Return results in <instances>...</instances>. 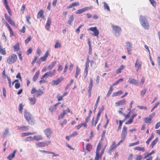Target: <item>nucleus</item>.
I'll use <instances>...</instances> for the list:
<instances>
[{"label": "nucleus", "instance_id": "nucleus-1", "mask_svg": "<svg viewBox=\"0 0 160 160\" xmlns=\"http://www.w3.org/2000/svg\"><path fill=\"white\" fill-rule=\"evenodd\" d=\"M139 21L142 26L146 29H148L149 26L148 22L145 17L141 15L139 17Z\"/></svg>", "mask_w": 160, "mask_h": 160}, {"label": "nucleus", "instance_id": "nucleus-2", "mask_svg": "<svg viewBox=\"0 0 160 160\" xmlns=\"http://www.w3.org/2000/svg\"><path fill=\"white\" fill-rule=\"evenodd\" d=\"M24 117L28 123L31 125H33L35 123V121L32 117L31 115L27 110L24 111Z\"/></svg>", "mask_w": 160, "mask_h": 160}, {"label": "nucleus", "instance_id": "nucleus-3", "mask_svg": "<svg viewBox=\"0 0 160 160\" xmlns=\"http://www.w3.org/2000/svg\"><path fill=\"white\" fill-rule=\"evenodd\" d=\"M111 27L112 31L115 37H118L120 35L121 32V28L119 26L112 24Z\"/></svg>", "mask_w": 160, "mask_h": 160}, {"label": "nucleus", "instance_id": "nucleus-4", "mask_svg": "<svg viewBox=\"0 0 160 160\" xmlns=\"http://www.w3.org/2000/svg\"><path fill=\"white\" fill-rule=\"evenodd\" d=\"M17 59V56L15 54H12L8 57L7 62L9 64H12L16 61Z\"/></svg>", "mask_w": 160, "mask_h": 160}, {"label": "nucleus", "instance_id": "nucleus-5", "mask_svg": "<svg viewBox=\"0 0 160 160\" xmlns=\"http://www.w3.org/2000/svg\"><path fill=\"white\" fill-rule=\"evenodd\" d=\"M51 142L50 141H47L44 142H36L35 145L37 147H43L47 146L50 145Z\"/></svg>", "mask_w": 160, "mask_h": 160}, {"label": "nucleus", "instance_id": "nucleus-6", "mask_svg": "<svg viewBox=\"0 0 160 160\" xmlns=\"http://www.w3.org/2000/svg\"><path fill=\"white\" fill-rule=\"evenodd\" d=\"M88 31H91L93 32V33L92 35L93 36L98 37L99 34V31L97 27H91L88 29Z\"/></svg>", "mask_w": 160, "mask_h": 160}, {"label": "nucleus", "instance_id": "nucleus-7", "mask_svg": "<svg viewBox=\"0 0 160 160\" xmlns=\"http://www.w3.org/2000/svg\"><path fill=\"white\" fill-rule=\"evenodd\" d=\"M44 132L48 138L50 139L51 138L52 131L50 128H49L45 129L44 130Z\"/></svg>", "mask_w": 160, "mask_h": 160}, {"label": "nucleus", "instance_id": "nucleus-8", "mask_svg": "<svg viewBox=\"0 0 160 160\" xmlns=\"http://www.w3.org/2000/svg\"><path fill=\"white\" fill-rule=\"evenodd\" d=\"M63 79V78L61 77L58 78L57 80H53L51 82L52 85L53 86H57Z\"/></svg>", "mask_w": 160, "mask_h": 160}, {"label": "nucleus", "instance_id": "nucleus-9", "mask_svg": "<svg viewBox=\"0 0 160 160\" xmlns=\"http://www.w3.org/2000/svg\"><path fill=\"white\" fill-rule=\"evenodd\" d=\"M126 44L128 54L129 55H130L131 54V51L132 50V44L129 42H126Z\"/></svg>", "mask_w": 160, "mask_h": 160}, {"label": "nucleus", "instance_id": "nucleus-10", "mask_svg": "<svg viewBox=\"0 0 160 160\" xmlns=\"http://www.w3.org/2000/svg\"><path fill=\"white\" fill-rule=\"evenodd\" d=\"M142 65V61L139 59H137L134 66L135 68H137V71H138V70L141 68Z\"/></svg>", "mask_w": 160, "mask_h": 160}, {"label": "nucleus", "instance_id": "nucleus-11", "mask_svg": "<svg viewBox=\"0 0 160 160\" xmlns=\"http://www.w3.org/2000/svg\"><path fill=\"white\" fill-rule=\"evenodd\" d=\"M127 128L125 126H124L122 128L121 133V138L125 139L127 135Z\"/></svg>", "mask_w": 160, "mask_h": 160}, {"label": "nucleus", "instance_id": "nucleus-12", "mask_svg": "<svg viewBox=\"0 0 160 160\" xmlns=\"http://www.w3.org/2000/svg\"><path fill=\"white\" fill-rule=\"evenodd\" d=\"M84 153L86 154L87 153H88L92 150V146L90 143H88L85 148L83 147Z\"/></svg>", "mask_w": 160, "mask_h": 160}, {"label": "nucleus", "instance_id": "nucleus-13", "mask_svg": "<svg viewBox=\"0 0 160 160\" xmlns=\"http://www.w3.org/2000/svg\"><path fill=\"white\" fill-rule=\"evenodd\" d=\"M117 147L116 144V142L114 141L113 142L108 151V153L110 154H111L112 151L113 150H115Z\"/></svg>", "mask_w": 160, "mask_h": 160}, {"label": "nucleus", "instance_id": "nucleus-14", "mask_svg": "<svg viewBox=\"0 0 160 160\" xmlns=\"http://www.w3.org/2000/svg\"><path fill=\"white\" fill-rule=\"evenodd\" d=\"M10 135L9 129L8 128H6L2 132V136L3 138H6L7 136Z\"/></svg>", "mask_w": 160, "mask_h": 160}, {"label": "nucleus", "instance_id": "nucleus-15", "mask_svg": "<svg viewBox=\"0 0 160 160\" xmlns=\"http://www.w3.org/2000/svg\"><path fill=\"white\" fill-rule=\"evenodd\" d=\"M90 9L91 8L89 7H85L82 9L77 10L76 12V13L77 14H81L85 11Z\"/></svg>", "mask_w": 160, "mask_h": 160}, {"label": "nucleus", "instance_id": "nucleus-16", "mask_svg": "<svg viewBox=\"0 0 160 160\" xmlns=\"http://www.w3.org/2000/svg\"><path fill=\"white\" fill-rule=\"evenodd\" d=\"M128 82L131 84H133L136 86L138 85V81L134 78H129Z\"/></svg>", "mask_w": 160, "mask_h": 160}, {"label": "nucleus", "instance_id": "nucleus-17", "mask_svg": "<svg viewBox=\"0 0 160 160\" xmlns=\"http://www.w3.org/2000/svg\"><path fill=\"white\" fill-rule=\"evenodd\" d=\"M17 129L23 131H27L28 130L29 128L28 126L24 125H22L20 126H17Z\"/></svg>", "mask_w": 160, "mask_h": 160}, {"label": "nucleus", "instance_id": "nucleus-18", "mask_svg": "<svg viewBox=\"0 0 160 160\" xmlns=\"http://www.w3.org/2000/svg\"><path fill=\"white\" fill-rule=\"evenodd\" d=\"M17 151L16 149H14L12 153L10 154L7 157V159L9 160H12V159L14 158L15 156L16 153Z\"/></svg>", "mask_w": 160, "mask_h": 160}, {"label": "nucleus", "instance_id": "nucleus-19", "mask_svg": "<svg viewBox=\"0 0 160 160\" xmlns=\"http://www.w3.org/2000/svg\"><path fill=\"white\" fill-rule=\"evenodd\" d=\"M52 75L51 73V72L49 71L46 73L44 75H43L41 78V79H42L44 78H47L48 77H52Z\"/></svg>", "mask_w": 160, "mask_h": 160}, {"label": "nucleus", "instance_id": "nucleus-20", "mask_svg": "<svg viewBox=\"0 0 160 160\" xmlns=\"http://www.w3.org/2000/svg\"><path fill=\"white\" fill-rule=\"evenodd\" d=\"M125 102L126 101L124 99L119 100L115 103L116 106H118L120 105H124Z\"/></svg>", "mask_w": 160, "mask_h": 160}, {"label": "nucleus", "instance_id": "nucleus-21", "mask_svg": "<svg viewBox=\"0 0 160 160\" xmlns=\"http://www.w3.org/2000/svg\"><path fill=\"white\" fill-rule=\"evenodd\" d=\"M33 140H35L37 141H39L40 140H42L43 139L42 136L40 135H35L33 137Z\"/></svg>", "mask_w": 160, "mask_h": 160}, {"label": "nucleus", "instance_id": "nucleus-22", "mask_svg": "<svg viewBox=\"0 0 160 160\" xmlns=\"http://www.w3.org/2000/svg\"><path fill=\"white\" fill-rule=\"evenodd\" d=\"M79 5V3L78 2H76L69 5L67 6V8H68L69 9L76 6H78Z\"/></svg>", "mask_w": 160, "mask_h": 160}, {"label": "nucleus", "instance_id": "nucleus-23", "mask_svg": "<svg viewBox=\"0 0 160 160\" xmlns=\"http://www.w3.org/2000/svg\"><path fill=\"white\" fill-rule=\"evenodd\" d=\"M30 101V103L32 105H34L36 103V99L34 98H28Z\"/></svg>", "mask_w": 160, "mask_h": 160}, {"label": "nucleus", "instance_id": "nucleus-24", "mask_svg": "<svg viewBox=\"0 0 160 160\" xmlns=\"http://www.w3.org/2000/svg\"><path fill=\"white\" fill-rule=\"evenodd\" d=\"M36 133V132H24L22 133L21 134V137H24L27 136H29L31 135L34 134Z\"/></svg>", "mask_w": 160, "mask_h": 160}, {"label": "nucleus", "instance_id": "nucleus-25", "mask_svg": "<svg viewBox=\"0 0 160 160\" xmlns=\"http://www.w3.org/2000/svg\"><path fill=\"white\" fill-rule=\"evenodd\" d=\"M56 61H54L52 62V63L48 66V69L49 70H51L56 64Z\"/></svg>", "mask_w": 160, "mask_h": 160}, {"label": "nucleus", "instance_id": "nucleus-26", "mask_svg": "<svg viewBox=\"0 0 160 160\" xmlns=\"http://www.w3.org/2000/svg\"><path fill=\"white\" fill-rule=\"evenodd\" d=\"M90 82L88 87V90H92V88L93 86V79L92 78H90Z\"/></svg>", "mask_w": 160, "mask_h": 160}, {"label": "nucleus", "instance_id": "nucleus-27", "mask_svg": "<svg viewBox=\"0 0 160 160\" xmlns=\"http://www.w3.org/2000/svg\"><path fill=\"white\" fill-rule=\"evenodd\" d=\"M13 48L15 52H17L19 51L20 49L19 43H16L13 46Z\"/></svg>", "mask_w": 160, "mask_h": 160}, {"label": "nucleus", "instance_id": "nucleus-28", "mask_svg": "<svg viewBox=\"0 0 160 160\" xmlns=\"http://www.w3.org/2000/svg\"><path fill=\"white\" fill-rule=\"evenodd\" d=\"M74 18L73 15H72L70 16L68 21H67V23H68L70 25H71L72 22L74 20Z\"/></svg>", "mask_w": 160, "mask_h": 160}, {"label": "nucleus", "instance_id": "nucleus-29", "mask_svg": "<svg viewBox=\"0 0 160 160\" xmlns=\"http://www.w3.org/2000/svg\"><path fill=\"white\" fill-rule=\"evenodd\" d=\"M39 74V71H38L36 72L33 78V81L35 82L38 79Z\"/></svg>", "mask_w": 160, "mask_h": 160}, {"label": "nucleus", "instance_id": "nucleus-30", "mask_svg": "<svg viewBox=\"0 0 160 160\" xmlns=\"http://www.w3.org/2000/svg\"><path fill=\"white\" fill-rule=\"evenodd\" d=\"M43 11L42 10H41L39 11V12L38 13L37 15V18H41L43 17L44 16L43 15Z\"/></svg>", "mask_w": 160, "mask_h": 160}, {"label": "nucleus", "instance_id": "nucleus-31", "mask_svg": "<svg viewBox=\"0 0 160 160\" xmlns=\"http://www.w3.org/2000/svg\"><path fill=\"white\" fill-rule=\"evenodd\" d=\"M113 90V86H111L110 87L109 91H108L106 95V97H109L110 95L112 94Z\"/></svg>", "mask_w": 160, "mask_h": 160}, {"label": "nucleus", "instance_id": "nucleus-32", "mask_svg": "<svg viewBox=\"0 0 160 160\" xmlns=\"http://www.w3.org/2000/svg\"><path fill=\"white\" fill-rule=\"evenodd\" d=\"M134 149L135 150H138L139 151H142L143 152L145 151V148L143 147H135Z\"/></svg>", "mask_w": 160, "mask_h": 160}, {"label": "nucleus", "instance_id": "nucleus-33", "mask_svg": "<svg viewBox=\"0 0 160 160\" xmlns=\"http://www.w3.org/2000/svg\"><path fill=\"white\" fill-rule=\"evenodd\" d=\"M122 93V90H120L118 92H114L112 95L113 97L117 96L118 95H121Z\"/></svg>", "mask_w": 160, "mask_h": 160}, {"label": "nucleus", "instance_id": "nucleus-34", "mask_svg": "<svg viewBox=\"0 0 160 160\" xmlns=\"http://www.w3.org/2000/svg\"><path fill=\"white\" fill-rule=\"evenodd\" d=\"M124 68V66L123 65H121L120 68L118 69L116 73L117 74L120 73L122 70Z\"/></svg>", "mask_w": 160, "mask_h": 160}, {"label": "nucleus", "instance_id": "nucleus-35", "mask_svg": "<svg viewBox=\"0 0 160 160\" xmlns=\"http://www.w3.org/2000/svg\"><path fill=\"white\" fill-rule=\"evenodd\" d=\"M80 72V69L78 68V66L76 67V73L75 75V77L76 78H77L78 75Z\"/></svg>", "mask_w": 160, "mask_h": 160}, {"label": "nucleus", "instance_id": "nucleus-36", "mask_svg": "<svg viewBox=\"0 0 160 160\" xmlns=\"http://www.w3.org/2000/svg\"><path fill=\"white\" fill-rule=\"evenodd\" d=\"M100 96H99L98 97V98H97V100L96 102V103H95V106H94V112L95 111L96 108H97L98 107V103L99 102V100H100Z\"/></svg>", "mask_w": 160, "mask_h": 160}, {"label": "nucleus", "instance_id": "nucleus-37", "mask_svg": "<svg viewBox=\"0 0 160 160\" xmlns=\"http://www.w3.org/2000/svg\"><path fill=\"white\" fill-rule=\"evenodd\" d=\"M24 140L25 142H30L33 140V137L29 136L25 138Z\"/></svg>", "mask_w": 160, "mask_h": 160}, {"label": "nucleus", "instance_id": "nucleus-38", "mask_svg": "<svg viewBox=\"0 0 160 160\" xmlns=\"http://www.w3.org/2000/svg\"><path fill=\"white\" fill-rule=\"evenodd\" d=\"M101 146L100 143H99L97 146V149H96V154L98 153V154H99V151L101 149Z\"/></svg>", "mask_w": 160, "mask_h": 160}, {"label": "nucleus", "instance_id": "nucleus-39", "mask_svg": "<svg viewBox=\"0 0 160 160\" xmlns=\"http://www.w3.org/2000/svg\"><path fill=\"white\" fill-rule=\"evenodd\" d=\"M37 93V97H38L41 96L43 93V92L41 89H39L38 90H37L36 92Z\"/></svg>", "mask_w": 160, "mask_h": 160}, {"label": "nucleus", "instance_id": "nucleus-40", "mask_svg": "<svg viewBox=\"0 0 160 160\" xmlns=\"http://www.w3.org/2000/svg\"><path fill=\"white\" fill-rule=\"evenodd\" d=\"M158 138H156L155 140H154L152 142L150 146L152 148L158 142Z\"/></svg>", "mask_w": 160, "mask_h": 160}, {"label": "nucleus", "instance_id": "nucleus-41", "mask_svg": "<svg viewBox=\"0 0 160 160\" xmlns=\"http://www.w3.org/2000/svg\"><path fill=\"white\" fill-rule=\"evenodd\" d=\"M151 118H149L146 117L144 118V122L146 123H151Z\"/></svg>", "mask_w": 160, "mask_h": 160}, {"label": "nucleus", "instance_id": "nucleus-42", "mask_svg": "<svg viewBox=\"0 0 160 160\" xmlns=\"http://www.w3.org/2000/svg\"><path fill=\"white\" fill-rule=\"evenodd\" d=\"M61 47V44L58 41L56 42L54 45V48H59Z\"/></svg>", "mask_w": 160, "mask_h": 160}, {"label": "nucleus", "instance_id": "nucleus-43", "mask_svg": "<svg viewBox=\"0 0 160 160\" xmlns=\"http://www.w3.org/2000/svg\"><path fill=\"white\" fill-rule=\"evenodd\" d=\"M103 6L104 8V9H106L108 11H110L109 7L108 4L105 2H103Z\"/></svg>", "mask_w": 160, "mask_h": 160}, {"label": "nucleus", "instance_id": "nucleus-44", "mask_svg": "<svg viewBox=\"0 0 160 160\" xmlns=\"http://www.w3.org/2000/svg\"><path fill=\"white\" fill-rule=\"evenodd\" d=\"M104 106H103L102 108L99 110V111L97 114V116H98V117H100V115L101 114L102 111L104 110Z\"/></svg>", "mask_w": 160, "mask_h": 160}, {"label": "nucleus", "instance_id": "nucleus-45", "mask_svg": "<svg viewBox=\"0 0 160 160\" xmlns=\"http://www.w3.org/2000/svg\"><path fill=\"white\" fill-rule=\"evenodd\" d=\"M89 60L88 59V58L87 59V61L85 63V69H88L89 66Z\"/></svg>", "mask_w": 160, "mask_h": 160}, {"label": "nucleus", "instance_id": "nucleus-46", "mask_svg": "<svg viewBox=\"0 0 160 160\" xmlns=\"http://www.w3.org/2000/svg\"><path fill=\"white\" fill-rule=\"evenodd\" d=\"M26 21L29 24H31V22H30L29 20L31 19V17L29 15H28L26 17Z\"/></svg>", "mask_w": 160, "mask_h": 160}, {"label": "nucleus", "instance_id": "nucleus-47", "mask_svg": "<svg viewBox=\"0 0 160 160\" xmlns=\"http://www.w3.org/2000/svg\"><path fill=\"white\" fill-rule=\"evenodd\" d=\"M23 108V106L22 104L21 103H20L19 104V109L18 110L19 111V112L21 113H22V110Z\"/></svg>", "mask_w": 160, "mask_h": 160}, {"label": "nucleus", "instance_id": "nucleus-48", "mask_svg": "<svg viewBox=\"0 0 160 160\" xmlns=\"http://www.w3.org/2000/svg\"><path fill=\"white\" fill-rule=\"evenodd\" d=\"M123 80V78H120L117 81L113 83L112 84L113 86H115L116 85H117L120 82V81H122Z\"/></svg>", "mask_w": 160, "mask_h": 160}, {"label": "nucleus", "instance_id": "nucleus-49", "mask_svg": "<svg viewBox=\"0 0 160 160\" xmlns=\"http://www.w3.org/2000/svg\"><path fill=\"white\" fill-rule=\"evenodd\" d=\"M17 54H18L19 59L20 60V61H22V52L21 51H19L17 53Z\"/></svg>", "mask_w": 160, "mask_h": 160}, {"label": "nucleus", "instance_id": "nucleus-50", "mask_svg": "<svg viewBox=\"0 0 160 160\" xmlns=\"http://www.w3.org/2000/svg\"><path fill=\"white\" fill-rule=\"evenodd\" d=\"M73 82V79H72L69 83H68L65 89H67L71 85L72 83Z\"/></svg>", "mask_w": 160, "mask_h": 160}, {"label": "nucleus", "instance_id": "nucleus-51", "mask_svg": "<svg viewBox=\"0 0 160 160\" xmlns=\"http://www.w3.org/2000/svg\"><path fill=\"white\" fill-rule=\"evenodd\" d=\"M56 109V107L55 106H52L49 108V110L51 112H52L54 111H55Z\"/></svg>", "mask_w": 160, "mask_h": 160}, {"label": "nucleus", "instance_id": "nucleus-52", "mask_svg": "<svg viewBox=\"0 0 160 160\" xmlns=\"http://www.w3.org/2000/svg\"><path fill=\"white\" fill-rule=\"evenodd\" d=\"M160 103V102H158L154 106H153L152 108L151 109V112H152L157 107L158 105Z\"/></svg>", "mask_w": 160, "mask_h": 160}, {"label": "nucleus", "instance_id": "nucleus-53", "mask_svg": "<svg viewBox=\"0 0 160 160\" xmlns=\"http://www.w3.org/2000/svg\"><path fill=\"white\" fill-rule=\"evenodd\" d=\"M124 121H122L121 120H119V125L118 126V130L119 131V130H120L121 129L122 123Z\"/></svg>", "mask_w": 160, "mask_h": 160}, {"label": "nucleus", "instance_id": "nucleus-54", "mask_svg": "<svg viewBox=\"0 0 160 160\" xmlns=\"http://www.w3.org/2000/svg\"><path fill=\"white\" fill-rule=\"evenodd\" d=\"M139 144V142L138 141H137L136 142H135L133 143H130L129 145V147H131L133 146H135Z\"/></svg>", "mask_w": 160, "mask_h": 160}, {"label": "nucleus", "instance_id": "nucleus-55", "mask_svg": "<svg viewBox=\"0 0 160 160\" xmlns=\"http://www.w3.org/2000/svg\"><path fill=\"white\" fill-rule=\"evenodd\" d=\"M7 78L8 80V82L9 87L10 88H11V80L9 78V77H8V76H7Z\"/></svg>", "mask_w": 160, "mask_h": 160}, {"label": "nucleus", "instance_id": "nucleus-56", "mask_svg": "<svg viewBox=\"0 0 160 160\" xmlns=\"http://www.w3.org/2000/svg\"><path fill=\"white\" fill-rule=\"evenodd\" d=\"M0 53L2 55H5L6 54V51L4 49H3L2 48L0 50Z\"/></svg>", "mask_w": 160, "mask_h": 160}, {"label": "nucleus", "instance_id": "nucleus-57", "mask_svg": "<svg viewBox=\"0 0 160 160\" xmlns=\"http://www.w3.org/2000/svg\"><path fill=\"white\" fill-rule=\"evenodd\" d=\"M8 29L10 32V37H12L14 35V33L13 31L11 28H9Z\"/></svg>", "mask_w": 160, "mask_h": 160}, {"label": "nucleus", "instance_id": "nucleus-58", "mask_svg": "<svg viewBox=\"0 0 160 160\" xmlns=\"http://www.w3.org/2000/svg\"><path fill=\"white\" fill-rule=\"evenodd\" d=\"M36 52L38 55L37 57H38L40 55V53L41 52V50L39 48H38Z\"/></svg>", "mask_w": 160, "mask_h": 160}, {"label": "nucleus", "instance_id": "nucleus-59", "mask_svg": "<svg viewBox=\"0 0 160 160\" xmlns=\"http://www.w3.org/2000/svg\"><path fill=\"white\" fill-rule=\"evenodd\" d=\"M137 107L140 109L146 110L147 109V107L145 106H140L138 105L137 106Z\"/></svg>", "mask_w": 160, "mask_h": 160}, {"label": "nucleus", "instance_id": "nucleus-60", "mask_svg": "<svg viewBox=\"0 0 160 160\" xmlns=\"http://www.w3.org/2000/svg\"><path fill=\"white\" fill-rule=\"evenodd\" d=\"M88 72V69H85L84 70V78H86L87 76Z\"/></svg>", "mask_w": 160, "mask_h": 160}, {"label": "nucleus", "instance_id": "nucleus-61", "mask_svg": "<svg viewBox=\"0 0 160 160\" xmlns=\"http://www.w3.org/2000/svg\"><path fill=\"white\" fill-rule=\"evenodd\" d=\"M133 155L132 154H130L127 160H132L133 159Z\"/></svg>", "mask_w": 160, "mask_h": 160}, {"label": "nucleus", "instance_id": "nucleus-62", "mask_svg": "<svg viewBox=\"0 0 160 160\" xmlns=\"http://www.w3.org/2000/svg\"><path fill=\"white\" fill-rule=\"evenodd\" d=\"M6 19V20L8 22L11 19L10 17L8 16L7 14H5L4 15Z\"/></svg>", "mask_w": 160, "mask_h": 160}, {"label": "nucleus", "instance_id": "nucleus-63", "mask_svg": "<svg viewBox=\"0 0 160 160\" xmlns=\"http://www.w3.org/2000/svg\"><path fill=\"white\" fill-rule=\"evenodd\" d=\"M149 0L153 6L154 7H155L156 6V3L154 1V0Z\"/></svg>", "mask_w": 160, "mask_h": 160}, {"label": "nucleus", "instance_id": "nucleus-64", "mask_svg": "<svg viewBox=\"0 0 160 160\" xmlns=\"http://www.w3.org/2000/svg\"><path fill=\"white\" fill-rule=\"evenodd\" d=\"M146 92V90L144 89L142 90L141 92V94L142 96H143Z\"/></svg>", "mask_w": 160, "mask_h": 160}]
</instances>
